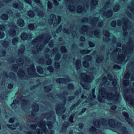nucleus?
<instances>
[{
  "mask_svg": "<svg viewBox=\"0 0 134 134\" xmlns=\"http://www.w3.org/2000/svg\"><path fill=\"white\" fill-rule=\"evenodd\" d=\"M62 31L64 33L68 34H70L71 33L74 37H76L77 36V34L76 31L73 29H72L70 31L68 29L64 28L63 29Z\"/></svg>",
  "mask_w": 134,
  "mask_h": 134,
  "instance_id": "a878e982",
  "label": "nucleus"
},
{
  "mask_svg": "<svg viewBox=\"0 0 134 134\" xmlns=\"http://www.w3.org/2000/svg\"><path fill=\"white\" fill-rule=\"evenodd\" d=\"M8 26L12 28L10 29L8 31L9 35L12 37L14 36L16 34L15 30L17 29H18L17 26L15 25L13 23H9Z\"/></svg>",
  "mask_w": 134,
  "mask_h": 134,
  "instance_id": "9d476101",
  "label": "nucleus"
},
{
  "mask_svg": "<svg viewBox=\"0 0 134 134\" xmlns=\"http://www.w3.org/2000/svg\"><path fill=\"white\" fill-rule=\"evenodd\" d=\"M21 103H22L21 108H22L24 106L25 107L26 106L27 103V100H23L21 101Z\"/></svg>",
  "mask_w": 134,
  "mask_h": 134,
  "instance_id": "052dcab7",
  "label": "nucleus"
},
{
  "mask_svg": "<svg viewBox=\"0 0 134 134\" xmlns=\"http://www.w3.org/2000/svg\"><path fill=\"white\" fill-rule=\"evenodd\" d=\"M24 63L23 59L21 58H18L16 60V63L19 66H22Z\"/></svg>",
  "mask_w": 134,
  "mask_h": 134,
  "instance_id": "c9c22d12",
  "label": "nucleus"
},
{
  "mask_svg": "<svg viewBox=\"0 0 134 134\" xmlns=\"http://www.w3.org/2000/svg\"><path fill=\"white\" fill-rule=\"evenodd\" d=\"M68 88L70 90H73L74 89V86L72 84L69 83L68 85Z\"/></svg>",
  "mask_w": 134,
  "mask_h": 134,
  "instance_id": "774afa93",
  "label": "nucleus"
},
{
  "mask_svg": "<svg viewBox=\"0 0 134 134\" xmlns=\"http://www.w3.org/2000/svg\"><path fill=\"white\" fill-rule=\"evenodd\" d=\"M77 10L78 13H83L86 12V10L85 9H83V8L80 5L78 6L77 8Z\"/></svg>",
  "mask_w": 134,
  "mask_h": 134,
  "instance_id": "473e14b6",
  "label": "nucleus"
},
{
  "mask_svg": "<svg viewBox=\"0 0 134 134\" xmlns=\"http://www.w3.org/2000/svg\"><path fill=\"white\" fill-rule=\"evenodd\" d=\"M129 20L127 18H125L123 19L124 23L122 26V29L124 31V34L125 36H126L127 33L126 31L127 29V25L129 23Z\"/></svg>",
  "mask_w": 134,
  "mask_h": 134,
  "instance_id": "ddd939ff",
  "label": "nucleus"
},
{
  "mask_svg": "<svg viewBox=\"0 0 134 134\" xmlns=\"http://www.w3.org/2000/svg\"><path fill=\"white\" fill-rule=\"evenodd\" d=\"M52 87V85H51L44 87L45 92L46 93L49 92L51 90Z\"/></svg>",
  "mask_w": 134,
  "mask_h": 134,
  "instance_id": "4c0bfd02",
  "label": "nucleus"
},
{
  "mask_svg": "<svg viewBox=\"0 0 134 134\" xmlns=\"http://www.w3.org/2000/svg\"><path fill=\"white\" fill-rule=\"evenodd\" d=\"M7 126L9 128L11 129L15 130L18 127H19L20 130H21L22 129L21 126H19V124L18 122H17L16 124H12L11 125H8Z\"/></svg>",
  "mask_w": 134,
  "mask_h": 134,
  "instance_id": "bb28decb",
  "label": "nucleus"
},
{
  "mask_svg": "<svg viewBox=\"0 0 134 134\" xmlns=\"http://www.w3.org/2000/svg\"><path fill=\"white\" fill-rule=\"evenodd\" d=\"M60 58H61L60 54L59 53H58L57 54L55 55L54 59L55 60H58L60 59Z\"/></svg>",
  "mask_w": 134,
  "mask_h": 134,
  "instance_id": "13d9d810",
  "label": "nucleus"
},
{
  "mask_svg": "<svg viewBox=\"0 0 134 134\" xmlns=\"http://www.w3.org/2000/svg\"><path fill=\"white\" fill-rule=\"evenodd\" d=\"M98 20L99 18H98L96 17H94L91 20L90 24L94 26L98 21Z\"/></svg>",
  "mask_w": 134,
  "mask_h": 134,
  "instance_id": "7c9ffc66",
  "label": "nucleus"
},
{
  "mask_svg": "<svg viewBox=\"0 0 134 134\" xmlns=\"http://www.w3.org/2000/svg\"><path fill=\"white\" fill-rule=\"evenodd\" d=\"M107 78L109 80L112 81V84L115 88H112L111 90L114 91L115 94L113 92H108V90L110 86L108 83L107 86H104V87L99 88V92L101 96L99 95L98 96V101L100 103H104V99L112 101L115 104H119V94L118 91H117L116 89L118 88L119 90L120 88L119 86L115 87L117 85V81L115 79H113V76L110 74H108Z\"/></svg>",
  "mask_w": 134,
  "mask_h": 134,
  "instance_id": "f257e3e1",
  "label": "nucleus"
},
{
  "mask_svg": "<svg viewBox=\"0 0 134 134\" xmlns=\"http://www.w3.org/2000/svg\"><path fill=\"white\" fill-rule=\"evenodd\" d=\"M83 66L86 68H88L89 66V64L88 62L86 60H84L83 62Z\"/></svg>",
  "mask_w": 134,
  "mask_h": 134,
  "instance_id": "4d7b16f0",
  "label": "nucleus"
},
{
  "mask_svg": "<svg viewBox=\"0 0 134 134\" xmlns=\"http://www.w3.org/2000/svg\"><path fill=\"white\" fill-rule=\"evenodd\" d=\"M70 81L69 77H67L65 79L63 78H59L56 80V82L59 83H64L66 84Z\"/></svg>",
  "mask_w": 134,
  "mask_h": 134,
  "instance_id": "393cba45",
  "label": "nucleus"
},
{
  "mask_svg": "<svg viewBox=\"0 0 134 134\" xmlns=\"http://www.w3.org/2000/svg\"><path fill=\"white\" fill-rule=\"evenodd\" d=\"M91 3L92 5L91 6V10H94L96 6L98 4V0H91Z\"/></svg>",
  "mask_w": 134,
  "mask_h": 134,
  "instance_id": "c756f323",
  "label": "nucleus"
},
{
  "mask_svg": "<svg viewBox=\"0 0 134 134\" xmlns=\"http://www.w3.org/2000/svg\"><path fill=\"white\" fill-rule=\"evenodd\" d=\"M28 15L30 17H33L35 16L34 12L33 11L30 10L27 13Z\"/></svg>",
  "mask_w": 134,
  "mask_h": 134,
  "instance_id": "8fccbe9b",
  "label": "nucleus"
},
{
  "mask_svg": "<svg viewBox=\"0 0 134 134\" xmlns=\"http://www.w3.org/2000/svg\"><path fill=\"white\" fill-rule=\"evenodd\" d=\"M18 38L17 37H15L12 40V43L13 44L15 45L17 44L18 42Z\"/></svg>",
  "mask_w": 134,
  "mask_h": 134,
  "instance_id": "c03bdc74",
  "label": "nucleus"
},
{
  "mask_svg": "<svg viewBox=\"0 0 134 134\" xmlns=\"http://www.w3.org/2000/svg\"><path fill=\"white\" fill-rule=\"evenodd\" d=\"M2 45L4 48H7L8 46L9 43L7 41H5L3 42Z\"/></svg>",
  "mask_w": 134,
  "mask_h": 134,
  "instance_id": "680f3d73",
  "label": "nucleus"
},
{
  "mask_svg": "<svg viewBox=\"0 0 134 134\" xmlns=\"http://www.w3.org/2000/svg\"><path fill=\"white\" fill-rule=\"evenodd\" d=\"M47 6L49 9H51L52 7V3L49 1H48Z\"/></svg>",
  "mask_w": 134,
  "mask_h": 134,
  "instance_id": "e2e57ef3",
  "label": "nucleus"
},
{
  "mask_svg": "<svg viewBox=\"0 0 134 134\" xmlns=\"http://www.w3.org/2000/svg\"><path fill=\"white\" fill-rule=\"evenodd\" d=\"M81 29L83 31L86 32L88 30V26L87 25H83L82 26Z\"/></svg>",
  "mask_w": 134,
  "mask_h": 134,
  "instance_id": "3c124183",
  "label": "nucleus"
},
{
  "mask_svg": "<svg viewBox=\"0 0 134 134\" xmlns=\"http://www.w3.org/2000/svg\"><path fill=\"white\" fill-rule=\"evenodd\" d=\"M113 12L112 10L110 9L107 12H104L103 13V15L107 18L111 17L113 15Z\"/></svg>",
  "mask_w": 134,
  "mask_h": 134,
  "instance_id": "cd10ccee",
  "label": "nucleus"
},
{
  "mask_svg": "<svg viewBox=\"0 0 134 134\" xmlns=\"http://www.w3.org/2000/svg\"><path fill=\"white\" fill-rule=\"evenodd\" d=\"M61 52L63 53H65L67 52L66 48L65 46H62L60 48Z\"/></svg>",
  "mask_w": 134,
  "mask_h": 134,
  "instance_id": "5fc2aeb1",
  "label": "nucleus"
},
{
  "mask_svg": "<svg viewBox=\"0 0 134 134\" xmlns=\"http://www.w3.org/2000/svg\"><path fill=\"white\" fill-rule=\"evenodd\" d=\"M108 124L110 127L117 129L118 131L120 130V132L119 134H130L126 130V127L124 126L123 127L122 124L119 122H118L116 125L115 120L110 119L108 120Z\"/></svg>",
  "mask_w": 134,
  "mask_h": 134,
  "instance_id": "7ed1b4c3",
  "label": "nucleus"
},
{
  "mask_svg": "<svg viewBox=\"0 0 134 134\" xmlns=\"http://www.w3.org/2000/svg\"><path fill=\"white\" fill-rule=\"evenodd\" d=\"M68 94L67 92L64 91L63 93L60 95V97L64 99V100L62 103L57 105L55 109L56 114L58 116L61 115L65 111V107L66 101L65 95H67Z\"/></svg>",
  "mask_w": 134,
  "mask_h": 134,
  "instance_id": "39448f33",
  "label": "nucleus"
},
{
  "mask_svg": "<svg viewBox=\"0 0 134 134\" xmlns=\"http://www.w3.org/2000/svg\"><path fill=\"white\" fill-rule=\"evenodd\" d=\"M130 56H128V59L127 60H125V56L123 54H121L118 57L117 61L116 62L118 64H122L123 63H125L130 58Z\"/></svg>",
  "mask_w": 134,
  "mask_h": 134,
  "instance_id": "4468645a",
  "label": "nucleus"
},
{
  "mask_svg": "<svg viewBox=\"0 0 134 134\" xmlns=\"http://www.w3.org/2000/svg\"><path fill=\"white\" fill-rule=\"evenodd\" d=\"M84 59L88 61H90L91 60L92 57L90 55H87L85 57Z\"/></svg>",
  "mask_w": 134,
  "mask_h": 134,
  "instance_id": "69168bd1",
  "label": "nucleus"
},
{
  "mask_svg": "<svg viewBox=\"0 0 134 134\" xmlns=\"http://www.w3.org/2000/svg\"><path fill=\"white\" fill-rule=\"evenodd\" d=\"M94 125L97 127H99L100 125L106 126L108 124V122L105 118H101L99 121L97 119H94L93 121Z\"/></svg>",
  "mask_w": 134,
  "mask_h": 134,
  "instance_id": "6e6552de",
  "label": "nucleus"
},
{
  "mask_svg": "<svg viewBox=\"0 0 134 134\" xmlns=\"http://www.w3.org/2000/svg\"><path fill=\"white\" fill-rule=\"evenodd\" d=\"M33 111L31 112V115L33 116H36V112L38 111L39 109V106L38 104L34 103L32 105Z\"/></svg>",
  "mask_w": 134,
  "mask_h": 134,
  "instance_id": "6ab92c4d",
  "label": "nucleus"
},
{
  "mask_svg": "<svg viewBox=\"0 0 134 134\" xmlns=\"http://www.w3.org/2000/svg\"><path fill=\"white\" fill-rule=\"evenodd\" d=\"M124 79L126 80H124L123 82V84L124 87H126L128 86H130L129 80L130 79L132 81L134 80V73L132 74L130 73L127 72L124 77Z\"/></svg>",
  "mask_w": 134,
  "mask_h": 134,
  "instance_id": "0eeeda50",
  "label": "nucleus"
},
{
  "mask_svg": "<svg viewBox=\"0 0 134 134\" xmlns=\"http://www.w3.org/2000/svg\"><path fill=\"white\" fill-rule=\"evenodd\" d=\"M76 67L77 70L79 69L81 66V62L80 60L77 59L76 61Z\"/></svg>",
  "mask_w": 134,
  "mask_h": 134,
  "instance_id": "e433bc0d",
  "label": "nucleus"
},
{
  "mask_svg": "<svg viewBox=\"0 0 134 134\" xmlns=\"http://www.w3.org/2000/svg\"><path fill=\"white\" fill-rule=\"evenodd\" d=\"M18 24L20 26H23L24 24V20L22 19H19L18 21Z\"/></svg>",
  "mask_w": 134,
  "mask_h": 134,
  "instance_id": "58836bf2",
  "label": "nucleus"
},
{
  "mask_svg": "<svg viewBox=\"0 0 134 134\" xmlns=\"http://www.w3.org/2000/svg\"><path fill=\"white\" fill-rule=\"evenodd\" d=\"M14 8L18 9L20 11L23 10V4L19 1L17 0L13 4Z\"/></svg>",
  "mask_w": 134,
  "mask_h": 134,
  "instance_id": "2eb2a0df",
  "label": "nucleus"
},
{
  "mask_svg": "<svg viewBox=\"0 0 134 134\" xmlns=\"http://www.w3.org/2000/svg\"><path fill=\"white\" fill-rule=\"evenodd\" d=\"M37 124L38 126L41 128V129H37L36 130V132L37 134H43V132L45 134H54V132L52 130H50V133H49L47 130L46 122L43 120L38 122Z\"/></svg>",
  "mask_w": 134,
  "mask_h": 134,
  "instance_id": "423d86ee",
  "label": "nucleus"
},
{
  "mask_svg": "<svg viewBox=\"0 0 134 134\" xmlns=\"http://www.w3.org/2000/svg\"><path fill=\"white\" fill-rule=\"evenodd\" d=\"M29 29L30 30H33L35 29V26L33 24H30L28 26Z\"/></svg>",
  "mask_w": 134,
  "mask_h": 134,
  "instance_id": "338daca9",
  "label": "nucleus"
},
{
  "mask_svg": "<svg viewBox=\"0 0 134 134\" xmlns=\"http://www.w3.org/2000/svg\"><path fill=\"white\" fill-rule=\"evenodd\" d=\"M37 72L40 74H42L43 72V69L40 66H38L37 67Z\"/></svg>",
  "mask_w": 134,
  "mask_h": 134,
  "instance_id": "a18cd8bd",
  "label": "nucleus"
},
{
  "mask_svg": "<svg viewBox=\"0 0 134 134\" xmlns=\"http://www.w3.org/2000/svg\"><path fill=\"white\" fill-rule=\"evenodd\" d=\"M8 15L5 14H2L1 16V18L2 19L5 20H7L8 19Z\"/></svg>",
  "mask_w": 134,
  "mask_h": 134,
  "instance_id": "09e8293b",
  "label": "nucleus"
},
{
  "mask_svg": "<svg viewBox=\"0 0 134 134\" xmlns=\"http://www.w3.org/2000/svg\"><path fill=\"white\" fill-rule=\"evenodd\" d=\"M66 1L69 3V4L68 5L69 10L72 12H75V7L73 4V1L72 0H66Z\"/></svg>",
  "mask_w": 134,
  "mask_h": 134,
  "instance_id": "5701e85b",
  "label": "nucleus"
},
{
  "mask_svg": "<svg viewBox=\"0 0 134 134\" xmlns=\"http://www.w3.org/2000/svg\"><path fill=\"white\" fill-rule=\"evenodd\" d=\"M25 71L22 69H20L18 72V75L19 77H23L25 75Z\"/></svg>",
  "mask_w": 134,
  "mask_h": 134,
  "instance_id": "f704fd0d",
  "label": "nucleus"
},
{
  "mask_svg": "<svg viewBox=\"0 0 134 134\" xmlns=\"http://www.w3.org/2000/svg\"><path fill=\"white\" fill-rule=\"evenodd\" d=\"M134 93V89L130 87L126 88L123 92L124 98L127 103L134 108V97L132 96Z\"/></svg>",
  "mask_w": 134,
  "mask_h": 134,
  "instance_id": "f03ea898",
  "label": "nucleus"
},
{
  "mask_svg": "<svg viewBox=\"0 0 134 134\" xmlns=\"http://www.w3.org/2000/svg\"><path fill=\"white\" fill-rule=\"evenodd\" d=\"M80 75L81 85L84 89L89 90L91 87L90 83L92 81V79H91L90 76L86 75L85 73H82Z\"/></svg>",
  "mask_w": 134,
  "mask_h": 134,
  "instance_id": "20e7f679",
  "label": "nucleus"
},
{
  "mask_svg": "<svg viewBox=\"0 0 134 134\" xmlns=\"http://www.w3.org/2000/svg\"><path fill=\"white\" fill-rule=\"evenodd\" d=\"M120 8V6L119 5H118L114 7L113 10L114 12H116L118 11Z\"/></svg>",
  "mask_w": 134,
  "mask_h": 134,
  "instance_id": "6e6d98bb",
  "label": "nucleus"
},
{
  "mask_svg": "<svg viewBox=\"0 0 134 134\" xmlns=\"http://www.w3.org/2000/svg\"><path fill=\"white\" fill-rule=\"evenodd\" d=\"M91 51L88 49L82 50L80 51V53L82 54H87L90 53Z\"/></svg>",
  "mask_w": 134,
  "mask_h": 134,
  "instance_id": "49530a36",
  "label": "nucleus"
},
{
  "mask_svg": "<svg viewBox=\"0 0 134 134\" xmlns=\"http://www.w3.org/2000/svg\"><path fill=\"white\" fill-rule=\"evenodd\" d=\"M107 81V79L106 77H104L102 79V83H101L100 85V86H102L103 85H102V83L104 84Z\"/></svg>",
  "mask_w": 134,
  "mask_h": 134,
  "instance_id": "de8ad7c7",
  "label": "nucleus"
},
{
  "mask_svg": "<svg viewBox=\"0 0 134 134\" xmlns=\"http://www.w3.org/2000/svg\"><path fill=\"white\" fill-rule=\"evenodd\" d=\"M103 34L104 36L107 37H109L110 36V34L109 32L107 30H104L103 32Z\"/></svg>",
  "mask_w": 134,
  "mask_h": 134,
  "instance_id": "603ef678",
  "label": "nucleus"
},
{
  "mask_svg": "<svg viewBox=\"0 0 134 134\" xmlns=\"http://www.w3.org/2000/svg\"><path fill=\"white\" fill-rule=\"evenodd\" d=\"M47 125L49 129H51L53 127L52 122L51 121H48L47 123Z\"/></svg>",
  "mask_w": 134,
  "mask_h": 134,
  "instance_id": "864d4df0",
  "label": "nucleus"
},
{
  "mask_svg": "<svg viewBox=\"0 0 134 134\" xmlns=\"http://www.w3.org/2000/svg\"><path fill=\"white\" fill-rule=\"evenodd\" d=\"M32 37V34L29 33L28 34L25 33H23L21 35V37L22 40H27L29 41L31 40Z\"/></svg>",
  "mask_w": 134,
  "mask_h": 134,
  "instance_id": "dca6fc26",
  "label": "nucleus"
},
{
  "mask_svg": "<svg viewBox=\"0 0 134 134\" xmlns=\"http://www.w3.org/2000/svg\"><path fill=\"white\" fill-rule=\"evenodd\" d=\"M54 66L55 69H59L60 67L59 63L58 62H55L54 63Z\"/></svg>",
  "mask_w": 134,
  "mask_h": 134,
  "instance_id": "bf43d9fd",
  "label": "nucleus"
},
{
  "mask_svg": "<svg viewBox=\"0 0 134 134\" xmlns=\"http://www.w3.org/2000/svg\"><path fill=\"white\" fill-rule=\"evenodd\" d=\"M43 37V35H41L38 37H37L32 40V44L34 45H36L38 42L42 41Z\"/></svg>",
  "mask_w": 134,
  "mask_h": 134,
  "instance_id": "b1692460",
  "label": "nucleus"
},
{
  "mask_svg": "<svg viewBox=\"0 0 134 134\" xmlns=\"http://www.w3.org/2000/svg\"><path fill=\"white\" fill-rule=\"evenodd\" d=\"M94 92L95 89H92V93L89 95L88 97L86 99V103H89L95 99L96 96L94 94Z\"/></svg>",
  "mask_w": 134,
  "mask_h": 134,
  "instance_id": "a211bd4d",
  "label": "nucleus"
},
{
  "mask_svg": "<svg viewBox=\"0 0 134 134\" xmlns=\"http://www.w3.org/2000/svg\"><path fill=\"white\" fill-rule=\"evenodd\" d=\"M81 101V99H79L77 103L74 104L72 106H71L70 107L71 110H72L74 109L76 107L79 105Z\"/></svg>",
  "mask_w": 134,
  "mask_h": 134,
  "instance_id": "ea45409f",
  "label": "nucleus"
},
{
  "mask_svg": "<svg viewBox=\"0 0 134 134\" xmlns=\"http://www.w3.org/2000/svg\"><path fill=\"white\" fill-rule=\"evenodd\" d=\"M103 58H104L103 56H99L97 58L96 62L97 63H99L103 60Z\"/></svg>",
  "mask_w": 134,
  "mask_h": 134,
  "instance_id": "a19ab883",
  "label": "nucleus"
},
{
  "mask_svg": "<svg viewBox=\"0 0 134 134\" xmlns=\"http://www.w3.org/2000/svg\"><path fill=\"white\" fill-rule=\"evenodd\" d=\"M3 76L5 79H7L8 78H9L13 80H15L16 77V75L13 72H10L8 75L6 72H4L3 73Z\"/></svg>",
  "mask_w": 134,
  "mask_h": 134,
  "instance_id": "aec40b11",
  "label": "nucleus"
},
{
  "mask_svg": "<svg viewBox=\"0 0 134 134\" xmlns=\"http://www.w3.org/2000/svg\"><path fill=\"white\" fill-rule=\"evenodd\" d=\"M35 68L34 65L33 64L31 65L27 69V71L29 75L32 77H37L38 75L35 71Z\"/></svg>",
  "mask_w": 134,
  "mask_h": 134,
  "instance_id": "1a4fd4ad",
  "label": "nucleus"
},
{
  "mask_svg": "<svg viewBox=\"0 0 134 134\" xmlns=\"http://www.w3.org/2000/svg\"><path fill=\"white\" fill-rule=\"evenodd\" d=\"M51 38V36L50 35H47L43 42V44L39 43L36 46L37 49L39 51H41L43 48L44 46L47 43Z\"/></svg>",
  "mask_w": 134,
  "mask_h": 134,
  "instance_id": "9b49d317",
  "label": "nucleus"
},
{
  "mask_svg": "<svg viewBox=\"0 0 134 134\" xmlns=\"http://www.w3.org/2000/svg\"><path fill=\"white\" fill-rule=\"evenodd\" d=\"M36 11L37 12L38 15L42 17H43L44 15V13L42 11H40L37 9Z\"/></svg>",
  "mask_w": 134,
  "mask_h": 134,
  "instance_id": "37998d69",
  "label": "nucleus"
},
{
  "mask_svg": "<svg viewBox=\"0 0 134 134\" xmlns=\"http://www.w3.org/2000/svg\"><path fill=\"white\" fill-rule=\"evenodd\" d=\"M21 101V99H14L13 101V103L11 105V106L13 107V108H15V105L16 104H18Z\"/></svg>",
  "mask_w": 134,
  "mask_h": 134,
  "instance_id": "2f4dec72",
  "label": "nucleus"
},
{
  "mask_svg": "<svg viewBox=\"0 0 134 134\" xmlns=\"http://www.w3.org/2000/svg\"><path fill=\"white\" fill-rule=\"evenodd\" d=\"M11 69L14 72H16L18 70V66L16 64H13L11 66Z\"/></svg>",
  "mask_w": 134,
  "mask_h": 134,
  "instance_id": "79ce46f5",
  "label": "nucleus"
},
{
  "mask_svg": "<svg viewBox=\"0 0 134 134\" xmlns=\"http://www.w3.org/2000/svg\"><path fill=\"white\" fill-rule=\"evenodd\" d=\"M25 49V47L24 46H21L18 51V54L19 55H22L24 53Z\"/></svg>",
  "mask_w": 134,
  "mask_h": 134,
  "instance_id": "72a5a7b5",
  "label": "nucleus"
},
{
  "mask_svg": "<svg viewBox=\"0 0 134 134\" xmlns=\"http://www.w3.org/2000/svg\"><path fill=\"white\" fill-rule=\"evenodd\" d=\"M44 118L48 120H51L52 122H54L55 120V113L54 112H51L49 113H47L44 114Z\"/></svg>",
  "mask_w": 134,
  "mask_h": 134,
  "instance_id": "f8f14e48",
  "label": "nucleus"
},
{
  "mask_svg": "<svg viewBox=\"0 0 134 134\" xmlns=\"http://www.w3.org/2000/svg\"><path fill=\"white\" fill-rule=\"evenodd\" d=\"M50 18L53 20H55L54 25L55 26H57L59 24L61 20V18L60 16H58L56 17L55 15L52 14L50 15Z\"/></svg>",
  "mask_w": 134,
  "mask_h": 134,
  "instance_id": "f3484780",
  "label": "nucleus"
},
{
  "mask_svg": "<svg viewBox=\"0 0 134 134\" xmlns=\"http://www.w3.org/2000/svg\"><path fill=\"white\" fill-rule=\"evenodd\" d=\"M94 34L96 37H98L99 34V31L98 30H95L94 31Z\"/></svg>",
  "mask_w": 134,
  "mask_h": 134,
  "instance_id": "0e129e2a",
  "label": "nucleus"
},
{
  "mask_svg": "<svg viewBox=\"0 0 134 134\" xmlns=\"http://www.w3.org/2000/svg\"><path fill=\"white\" fill-rule=\"evenodd\" d=\"M38 62L40 64H44L45 62L47 65H49L51 64L52 60L51 59L48 58L45 62V59L44 58H41L40 59Z\"/></svg>",
  "mask_w": 134,
  "mask_h": 134,
  "instance_id": "412c9836",
  "label": "nucleus"
},
{
  "mask_svg": "<svg viewBox=\"0 0 134 134\" xmlns=\"http://www.w3.org/2000/svg\"><path fill=\"white\" fill-rule=\"evenodd\" d=\"M122 114L125 117V120L131 125L133 126L134 123L132 121V119L129 118V116L128 113L125 112H123Z\"/></svg>",
  "mask_w": 134,
  "mask_h": 134,
  "instance_id": "4be33fe9",
  "label": "nucleus"
},
{
  "mask_svg": "<svg viewBox=\"0 0 134 134\" xmlns=\"http://www.w3.org/2000/svg\"><path fill=\"white\" fill-rule=\"evenodd\" d=\"M69 126L68 122L65 121L63 124V127L62 128L61 131L62 132H64L66 130L67 127Z\"/></svg>",
  "mask_w": 134,
  "mask_h": 134,
  "instance_id": "c85d7f7f",
  "label": "nucleus"
}]
</instances>
